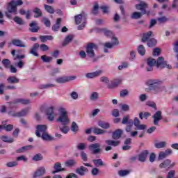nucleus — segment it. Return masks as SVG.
Listing matches in <instances>:
<instances>
[{"mask_svg": "<svg viewBox=\"0 0 178 178\" xmlns=\"http://www.w3.org/2000/svg\"><path fill=\"white\" fill-rule=\"evenodd\" d=\"M162 83H163V81L161 79H150L147 81V85L149 88H146V91H152L153 94H159V92L165 91L166 87L162 86Z\"/></svg>", "mask_w": 178, "mask_h": 178, "instance_id": "f257e3e1", "label": "nucleus"}, {"mask_svg": "<svg viewBox=\"0 0 178 178\" xmlns=\"http://www.w3.org/2000/svg\"><path fill=\"white\" fill-rule=\"evenodd\" d=\"M58 118H57V122L63 124L64 126L69 124L70 122V120L69 119V116L67 115V111L65 108H58Z\"/></svg>", "mask_w": 178, "mask_h": 178, "instance_id": "f03ea898", "label": "nucleus"}, {"mask_svg": "<svg viewBox=\"0 0 178 178\" xmlns=\"http://www.w3.org/2000/svg\"><path fill=\"white\" fill-rule=\"evenodd\" d=\"M74 19H75L76 24H80L81 23H82V24L78 26V30H83V29L86 27V22L87 20V14H86V13H82L78 15H76L74 17Z\"/></svg>", "mask_w": 178, "mask_h": 178, "instance_id": "7ed1b4c3", "label": "nucleus"}, {"mask_svg": "<svg viewBox=\"0 0 178 178\" xmlns=\"http://www.w3.org/2000/svg\"><path fill=\"white\" fill-rule=\"evenodd\" d=\"M7 10L8 12L6 13V16H7L8 19L12 18L10 13H13V15H17V7L15 4V0H12L10 3H8Z\"/></svg>", "mask_w": 178, "mask_h": 178, "instance_id": "20e7f679", "label": "nucleus"}, {"mask_svg": "<svg viewBox=\"0 0 178 178\" xmlns=\"http://www.w3.org/2000/svg\"><path fill=\"white\" fill-rule=\"evenodd\" d=\"M29 112H30V108H26L22 109L19 112L9 111L8 115L9 116H12L13 118H22L23 116H26Z\"/></svg>", "mask_w": 178, "mask_h": 178, "instance_id": "39448f33", "label": "nucleus"}, {"mask_svg": "<svg viewBox=\"0 0 178 178\" xmlns=\"http://www.w3.org/2000/svg\"><path fill=\"white\" fill-rule=\"evenodd\" d=\"M89 151L92 152L93 155H97V154H101L102 152V149L101 148L100 143H92L88 146Z\"/></svg>", "mask_w": 178, "mask_h": 178, "instance_id": "423d86ee", "label": "nucleus"}, {"mask_svg": "<svg viewBox=\"0 0 178 178\" xmlns=\"http://www.w3.org/2000/svg\"><path fill=\"white\" fill-rule=\"evenodd\" d=\"M98 47L94 43H90L86 47V54L89 58H94L95 56V53L94 49H97Z\"/></svg>", "mask_w": 178, "mask_h": 178, "instance_id": "0eeeda50", "label": "nucleus"}, {"mask_svg": "<svg viewBox=\"0 0 178 178\" xmlns=\"http://www.w3.org/2000/svg\"><path fill=\"white\" fill-rule=\"evenodd\" d=\"M156 65L157 67H161V69H165V67L167 69H172V65L168 64V63L165 61L163 57H159Z\"/></svg>", "mask_w": 178, "mask_h": 178, "instance_id": "6e6552de", "label": "nucleus"}, {"mask_svg": "<svg viewBox=\"0 0 178 178\" xmlns=\"http://www.w3.org/2000/svg\"><path fill=\"white\" fill-rule=\"evenodd\" d=\"M148 8V4L145 1H140L138 4L136 5V8L138 10H140L143 15H147L149 13V11L147 12Z\"/></svg>", "mask_w": 178, "mask_h": 178, "instance_id": "1a4fd4ad", "label": "nucleus"}, {"mask_svg": "<svg viewBox=\"0 0 178 178\" xmlns=\"http://www.w3.org/2000/svg\"><path fill=\"white\" fill-rule=\"evenodd\" d=\"M31 102L29 99L17 98L13 102H8L10 105H16V104H22V105H29Z\"/></svg>", "mask_w": 178, "mask_h": 178, "instance_id": "9d476101", "label": "nucleus"}, {"mask_svg": "<svg viewBox=\"0 0 178 178\" xmlns=\"http://www.w3.org/2000/svg\"><path fill=\"white\" fill-rule=\"evenodd\" d=\"M47 125L39 124L36 127L35 134L37 137H41L42 134L47 133Z\"/></svg>", "mask_w": 178, "mask_h": 178, "instance_id": "9b49d317", "label": "nucleus"}, {"mask_svg": "<svg viewBox=\"0 0 178 178\" xmlns=\"http://www.w3.org/2000/svg\"><path fill=\"white\" fill-rule=\"evenodd\" d=\"M46 115L47 116L48 120L52 122L55 119V112L54 111V106H50L46 108Z\"/></svg>", "mask_w": 178, "mask_h": 178, "instance_id": "f8f14e48", "label": "nucleus"}, {"mask_svg": "<svg viewBox=\"0 0 178 178\" xmlns=\"http://www.w3.org/2000/svg\"><path fill=\"white\" fill-rule=\"evenodd\" d=\"M45 173H47L45 167H40L33 174V178L42 177V176H44Z\"/></svg>", "mask_w": 178, "mask_h": 178, "instance_id": "ddd939ff", "label": "nucleus"}, {"mask_svg": "<svg viewBox=\"0 0 178 178\" xmlns=\"http://www.w3.org/2000/svg\"><path fill=\"white\" fill-rule=\"evenodd\" d=\"M152 118L154 119V124H155V126H158V124H159L160 120H162V111H159L156 112L152 116Z\"/></svg>", "mask_w": 178, "mask_h": 178, "instance_id": "4468645a", "label": "nucleus"}, {"mask_svg": "<svg viewBox=\"0 0 178 178\" xmlns=\"http://www.w3.org/2000/svg\"><path fill=\"white\" fill-rule=\"evenodd\" d=\"M147 72H152L154 66L156 65V60L152 58H149L147 60Z\"/></svg>", "mask_w": 178, "mask_h": 178, "instance_id": "2eb2a0df", "label": "nucleus"}, {"mask_svg": "<svg viewBox=\"0 0 178 178\" xmlns=\"http://www.w3.org/2000/svg\"><path fill=\"white\" fill-rule=\"evenodd\" d=\"M12 44L15 47H19V48H26L27 47L26 42L20 39H13L12 40Z\"/></svg>", "mask_w": 178, "mask_h": 178, "instance_id": "dca6fc26", "label": "nucleus"}, {"mask_svg": "<svg viewBox=\"0 0 178 178\" xmlns=\"http://www.w3.org/2000/svg\"><path fill=\"white\" fill-rule=\"evenodd\" d=\"M54 170L51 172L52 175L59 173V172H65V169L62 168V164L59 162H56L54 165Z\"/></svg>", "mask_w": 178, "mask_h": 178, "instance_id": "f3484780", "label": "nucleus"}, {"mask_svg": "<svg viewBox=\"0 0 178 178\" xmlns=\"http://www.w3.org/2000/svg\"><path fill=\"white\" fill-rule=\"evenodd\" d=\"M102 73V70H99L93 72H89L86 74V79H95L96 77H99L101 76Z\"/></svg>", "mask_w": 178, "mask_h": 178, "instance_id": "a211bd4d", "label": "nucleus"}, {"mask_svg": "<svg viewBox=\"0 0 178 178\" xmlns=\"http://www.w3.org/2000/svg\"><path fill=\"white\" fill-rule=\"evenodd\" d=\"M134 125L136 127L137 130H145L147 129V125L140 124V120L137 118H135L134 120Z\"/></svg>", "mask_w": 178, "mask_h": 178, "instance_id": "6ab92c4d", "label": "nucleus"}, {"mask_svg": "<svg viewBox=\"0 0 178 178\" xmlns=\"http://www.w3.org/2000/svg\"><path fill=\"white\" fill-rule=\"evenodd\" d=\"M75 172L76 175H79V176H86V173L88 172V168L84 166H81L76 168Z\"/></svg>", "mask_w": 178, "mask_h": 178, "instance_id": "aec40b11", "label": "nucleus"}, {"mask_svg": "<svg viewBox=\"0 0 178 178\" xmlns=\"http://www.w3.org/2000/svg\"><path fill=\"white\" fill-rule=\"evenodd\" d=\"M38 48H40V44L35 43L31 48L29 54H31V55H33V56H39V54L37 52V51H38Z\"/></svg>", "mask_w": 178, "mask_h": 178, "instance_id": "412c9836", "label": "nucleus"}, {"mask_svg": "<svg viewBox=\"0 0 178 178\" xmlns=\"http://www.w3.org/2000/svg\"><path fill=\"white\" fill-rule=\"evenodd\" d=\"M38 24L37 23V21H33L30 24V29L29 31L31 33H38V31L40 30V27L37 26Z\"/></svg>", "mask_w": 178, "mask_h": 178, "instance_id": "4be33fe9", "label": "nucleus"}, {"mask_svg": "<svg viewBox=\"0 0 178 178\" xmlns=\"http://www.w3.org/2000/svg\"><path fill=\"white\" fill-rule=\"evenodd\" d=\"M149 154V152L148 150H144L139 155H138V161L140 162H145V160L147 159V156H148V154Z\"/></svg>", "mask_w": 178, "mask_h": 178, "instance_id": "5701e85b", "label": "nucleus"}, {"mask_svg": "<svg viewBox=\"0 0 178 178\" xmlns=\"http://www.w3.org/2000/svg\"><path fill=\"white\" fill-rule=\"evenodd\" d=\"M122 134H123V130L117 129L113 133L112 138L113 140H119L122 137Z\"/></svg>", "mask_w": 178, "mask_h": 178, "instance_id": "b1692460", "label": "nucleus"}, {"mask_svg": "<svg viewBox=\"0 0 178 178\" xmlns=\"http://www.w3.org/2000/svg\"><path fill=\"white\" fill-rule=\"evenodd\" d=\"M56 83H58L60 84H63L65 83H67L70 81V79L69 76H61L56 79Z\"/></svg>", "mask_w": 178, "mask_h": 178, "instance_id": "393cba45", "label": "nucleus"}, {"mask_svg": "<svg viewBox=\"0 0 178 178\" xmlns=\"http://www.w3.org/2000/svg\"><path fill=\"white\" fill-rule=\"evenodd\" d=\"M170 163H172V161L169 159H167L159 165V168L161 169H165V168H170V166H172L170 165Z\"/></svg>", "mask_w": 178, "mask_h": 178, "instance_id": "a878e982", "label": "nucleus"}, {"mask_svg": "<svg viewBox=\"0 0 178 178\" xmlns=\"http://www.w3.org/2000/svg\"><path fill=\"white\" fill-rule=\"evenodd\" d=\"M7 81L9 84H17L19 81V79H17V77L13 76H9L7 79Z\"/></svg>", "mask_w": 178, "mask_h": 178, "instance_id": "bb28decb", "label": "nucleus"}, {"mask_svg": "<svg viewBox=\"0 0 178 178\" xmlns=\"http://www.w3.org/2000/svg\"><path fill=\"white\" fill-rule=\"evenodd\" d=\"M62 22V18H58L56 20V23L52 26L53 31H58L60 27V23Z\"/></svg>", "mask_w": 178, "mask_h": 178, "instance_id": "cd10ccee", "label": "nucleus"}, {"mask_svg": "<svg viewBox=\"0 0 178 178\" xmlns=\"http://www.w3.org/2000/svg\"><path fill=\"white\" fill-rule=\"evenodd\" d=\"M122 124H133V120L130 119V115H126L122 118Z\"/></svg>", "mask_w": 178, "mask_h": 178, "instance_id": "c85d7f7f", "label": "nucleus"}, {"mask_svg": "<svg viewBox=\"0 0 178 178\" xmlns=\"http://www.w3.org/2000/svg\"><path fill=\"white\" fill-rule=\"evenodd\" d=\"M151 35H152V31H150L149 32H147L145 33H143V36L142 38V42H147L148 40L151 38Z\"/></svg>", "mask_w": 178, "mask_h": 178, "instance_id": "c756f323", "label": "nucleus"}, {"mask_svg": "<svg viewBox=\"0 0 178 178\" xmlns=\"http://www.w3.org/2000/svg\"><path fill=\"white\" fill-rule=\"evenodd\" d=\"M40 40L41 42H45L46 41H52L54 36L52 35H40Z\"/></svg>", "mask_w": 178, "mask_h": 178, "instance_id": "7c9ffc66", "label": "nucleus"}, {"mask_svg": "<svg viewBox=\"0 0 178 178\" xmlns=\"http://www.w3.org/2000/svg\"><path fill=\"white\" fill-rule=\"evenodd\" d=\"M166 141H161L154 143L155 148L158 149H161L162 148H165L166 147Z\"/></svg>", "mask_w": 178, "mask_h": 178, "instance_id": "2f4dec72", "label": "nucleus"}, {"mask_svg": "<svg viewBox=\"0 0 178 178\" xmlns=\"http://www.w3.org/2000/svg\"><path fill=\"white\" fill-rule=\"evenodd\" d=\"M98 126L102 127V129H109V127H111V124L104 121H99Z\"/></svg>", "mask_w": 178, "mask_h": 178, "instance_id": "473e14b6", "label": "nucleus"}, {"mask_svg": "<svg viewBox=\"0 0 178 178\" xmlns=\"http://www.w3.org/2000/svg\"><path fill=\"white\" fill-rule=\"evenodd\" d=\"M1 140L3 141V143H9V144H12V143H14L15 139L13 138H10L6 136H2L1 137Z\"/></svg>", "mask_w": 178, "mask_h": 178, "instance_id": "72a5a7b5", "label": "nucleus"}, {"mask_svg": "<svg viewBox=\"0 0 178 178\" xmlns=\"http://www.w3.org/2000/svg\"><path fill=\"white\" fill-rule=\"evenodd\" d=\"M76 165H77V161H76L74 159L67 160L65 162V166H67L68 168H72L73 166H76Z\"/></svg>", "mask_w": 178, "mask_h": 178, "instance_id": "f704fd0d", "label": "nucleus"}, {"mask_svg": "<svg viewBox=\"0 0 178 178\" xmlns=\"http://www.w3.org/2000/svg\"><path fill=\"white\" fill-rule=\"evenodd\" d=\"M105 143L106 144H107V145H112L113 147H118V145L120 144V142H119L118 140H106Z\"/></svg>", "mask_w": 178, "mask_h": 178, "instance_id": "c9c22d12", "label": "nucleus"}, {"mask_svg": "<svg viewBox=\"0 0 178 178\" xmlns=\"http://www.w3.org/2000/svg\"><path fill=\"white\" fill-rule=\"evenodd\" d=\"M92 162L95 166H97V168L99 166H105V163H104V161H102V159H94L92 160Z\"/></svg>", "mask_w": 178, "mask_h": 178, "instance_id": "e433bc0d", "label": "nucleus"}, {"mask_svg": "<svg viewBox=\"0 0 178 178\" xmlns=\"http://www.w3.org/2000/svg\"><path fill=\"white\" fill-rule=\"evenodd\" d=\"M40 137L44 141H52V140H54V138L49 136L47 132L42 134Z\"/></svg>", "mask_w": 178, "mask_h": 178, "instance_id": "4c0bfd02", "label": "nucleus"}, {"mask_svg": "<svg viewBox=\"0 0 178 178\" xmlns=\"http://www.w3.org/2000/svg\"><path fill=\"white\" fill-rule=\"evenodd\" d=\"M72 41H73V35H67L65 38L64 42H63V47H66V45H67V44H70V42H72Z\"/></svg>", "mask_w": 178, "mask_h": 178, "instance_id": "58836bf2", "label": "nucleus"}, {"mask_svg": "<svg viewBox=\"0 0 178 178\" xmlns=\"http://www.w3.org/2000/svg\"><path fill=\"white\" fill-rule=\"evenodd\" d=\"M52 87H55V84L47 83L39 86L40 90H47L48 88H52Z\"/></svg>", "mask_w": 178, "mask_h": 178, "instance_id": "ea45409f", "label": "nucleus"}, {"mask_svg": "<svg viewBox=\"0 0 178 178\" xmlns=\"http://www.w3.org/2000/svg\"><path fill=\"white\" fill-rule=\"evenodd\" d=\"M13 124L0 125L1 129H3L6 131H12L13 130Z\"/></svg>", "mask_w": 178, "mask_h": 178, "instance_id": "a19ab883", "label": "nucleus"}, {"mask_svg": "<svg viewBox=\"0 0 178 178\" xmlns=\"http://www.w3.org/2000/svg\"><path fill=\"white\" fill-rule=\"evenodd\" d=\"M143 16L142 13H138V12H134L131 14V18L134 19L135 20H137L138 19H141V17Z\"/></svg>", "mask_w": 178, "mask_h": 178, "instance_id": "79ce46f5", "label": "nucleus"}, {"mask_svg": "<svg viewBox=\"0 0 178 178\" xmlns=\"http://www.w3.org/2000/svg\"><path fill=\"white\" fill-rule=\"evenodd\" d=\"M158 42L156 41V39L155 38H152L147 41V47L149 48H152L156 45V43Z\"/></svg>", "mask_w": 178, "mask_h": 178, "instance_id": "37998d69", "label": "nucleus"}, {"mask_svg": "<svg viewBox=\"0 0 178 178\" xmlns=\"http://www.w3.org/2000/svg\"><path fill=\"white\" fill-rule=\"evenodd\" d=\"M104 52L108 53V49H111V48H113L114 46L111 42H108L104 44Z\"/></svg>", "mask_w": 178, "mask_h": 178, "instance_id": "c03bdc74", "label": "nucleus"}, {"mask_svg": "<svg viewBox=\"0 0 178 178\" xmlns=\"http://www.w3.org/2000/svg\"><path fill=\"white\" fill-rule=\"evenodd\" d=\"M44 9L46 12L50 13V15H54V13H55V9H54L53 7L49 5L44 4Z\"/></svg>", "mask_w": 178, "mask_h": 178, "instance_id": "a18cd8bd", "label": "nucleus"}, {"mask_svg": "<svg viewBox=\"0 0 178 178\" xmlns=\"http://www.w3.org/2000/svg\"><path fill=\"white\" fill-rule=\"evenodd\" d=\"M120 84H122V79H115L108 88H115V87H118Z\"/></svg>", "mask_w": 178, "mask_h": 178, "instance_id": "49530a36", "label": "nucleus"}, {"mask_svg": "<svg viewBox=\"0 0 178 178\" xmlns=\"http://www.w3.org/2000/svg\"><path fill=\"white\" fill-rule=\"evenodd\" d=\"M33 13H35V15H34L35 18L41 17V16H42V12H41V10L38 8H35L33 10Z\"/></svg>", "mask_w": 178, "mask_h": 178, "instance_id": "de8ad7c7", "label": "nucleus"}, {"mask_svg": "<svg viewBox=\"0 0 178 178\" xmlns=\"http://www.w3.org/2000/svg\"><path fill=\"white\" fill-rule=\"evenodd\" d=\"M29 148H33V146L29 145V146H24L16 150V152L17 154H22V152H26Z\"/></svg>", "mask_w": 178, "mask_h": 178, "instance_id": "09e8293b", "label": "nucleus"}, {"mask_svg": "<svg viewBox=\"0 0 178 178\" xmlns=\"http://www.w3.org/2000/svg\"><path fill=\"white\" fill-rule=\"evenodd\" d=\"M138 52L139 55H141L142 56H144V55H145V47H144V45L140 44L138 46Z\"/></svg>", "mask_w": 178, "mask_h": 178, "instance_id": "8fccbe9b", "label": "nucleus"}, {"mask_svg": "<svg viewBox=\"0 0 178 178\" xmlns=\"http://www.w3.org/2000/svg\"><path fill=\"white\" fill-rule=\"evenodd\" d=\"M93 133H94V134L99 136L101 134H105V133H106V131L101 129L99 128H95L93 129Z\"/></svg>", "mask_w": 178, "mask_h": 178, "instance_id": "3c124183", "label": "nucleus"}, {"mask_svg": "<svg viewBox=\"0 0 178 178\" xmlns=\"http://www.w3.org/2000/svg\"><path fill=\"white\" fill-rule=\"evenodd\" d=\"M99 97V94L97 92H93L90 96V101H97Z\"/></svg>", "mask_w": 178, "mask_h": 178, "instance_id": "603ef678", "label": "nucleus"}, {"mask_svg": "<svg viewBox=\"0 0 178 178\" xmlns=\"http://www.w3.org/2000/svg\"><path fill=\"white\" fill-rule=\"evenodd\" d=\"M19 13L22 15H26V19H30V10H28L26 12L24 10V9H20L19 10Z\"/></svg>", "mask_w": 178, "mask_h": 178, "instance_id": "864d4df0", "label": "nucleus"}, {"mask_svg": "<svg viewBox=\"0 0 178 178\" xmlns=\"http://www.w3.org/2000/svg\"><path fill=\"white\" fill-rule=\"evenodd\" d=\"M3 66L6 67V69H9L10 67V60L9 59H3L1 61Z\"/></svg>", "mask_w": 178, "mask_h": 178, "instance_id": "5fc2aeb1", "label": "nucleus"}, {"mask_svg": "<svg viewBox=\"0 0 178 178\" xmlns=\"http://www.w3.org/2000/svg\"><path fill=\"white\" fill-rule=\"evenodd\" d=\"M42 159H44V157L41 154H37L33 157V161H35V162H38V161H42Z\"/></svg>", "mask_w": 178, "mask_h": 178, "instance_id": "6e6d98bb", "label": "nucleus"}, {"mask_svg": "<svg viewBox=\"0 0 178 178\" xmlns=\"http://www.w3.org/2000/svg\"><path fill=\"white\" fill-rule=\"evenodd\" d=\"M41 59L45 63H49L52 60V57L47 56V55H43L41 56Z\"/></svg>", "mask_w": 178, "mask_h": 178, "instance_id": "4d7b16f0", "label": "nucleus"}, {"mask_svg": "<svg viewBox=\"0 0 178 178\" xmlns=\"http://www.w3.org/2000/svg\"><path fill=\"white\" fill-rule=\"evenodd\" d=\"M71 130L73 133H77L79 131V125L74 122H72L71 126Z\"/></svg>", "mask_w": 178, "mask_h": 178, "instance_id": "13d9d810", "label": "nucleus"}, {"mask_svg": "<svg viewBox=\"0 0 178 178\" xmlns=\"http://www.w3.org/2000/svg\"><path fill=\"white\" fill-rule=\"evenodd\" d=\"M130 173V171L127 170H120L118 171V175L121 177H124V176H127Z\"/></svg>", "mask_w": 178, "mask_h": 178, "instance_id": "bf43d9fd", "label": "nucleus"}, {"mask_svg": "<svg viewBox=\"0 0 178 178\" xmlns=\"http://www.w3.org/2000/svg\"><path fill=\"white\" fill-rule=\"evenodd\" d=\"M42 22L46 26V27H51V21L47 17H43Z\"/></svg>", "mask_w": 178, "mask_h": 178, "instance_id": "052dcab7", "label": "nucleus"}, {"mask_svg": "<svg viewBox=\"0 0 178 178\" xmlns=\"http://www.w3.org/2000/svg\"><path fill=\"white\" fill-rule=\"evenodd\" d=\"M104 35H106V37H113V32L112 31H109L106 29H103Z\"/></svg>", "mask_w": 178, "mask_h": 178, "instance_id": "680f3d73", "label": "nucleus"}, {"mask_svg": "<svg viewBox=\"0 0 178 178\" xmlns=\"http://www.w3.org/2000/svg\"><path fill=\"white\" fill-rule=\"evenodd\" d=\"M40 51H42L43 52H45L47 51H49V47L45 44H41L39 45Z\"/></svg>", "mask_w": 178, "mask_h": 178, "instance_id": "e2e57ef3", "label": "nucleus"}, {"mask_svg": "<svg viewBox=\"0 0 178 178\" xmlns=\"http://www.w3.org/2000/svg\"><path fill=\"white\" fill-rule=\"evenodd\" d=\"M17 161H10L6 164L7 168H15V166H17Z\"/></svg>", "mask_w": 178, "mask_h": 178, "instance_id": "0e129e2a", "label": "nucleus"}, {"mask_svg": "<svg viewBox=\"0 0 178 178\" xmlns=\"http://www.w3.org/2000/svg\"><path fill=\"white\" fill-rule=\"evenodd\" d=\"M157 22H159V24H162L163 23H166L168 22V18L165 16L157 18Z\"/></svg>", "mask_w": 178, "mask_h": 178, "instance_id": "69168bd1", "label": "nucleus"}, {"mask_svg": "<svg viewBox=\"0 0 178 178\" xmlns=\"http://www.w3.org/2000/svg\"><path fill=\"white\" fill-rule=\"evenodd\" d=\"M14 22H15V23H17V24H20V25L24 24V22H23V19L22 18H20L19 17H15L14 18Z\"/></svg>", "mask_w": 178, "mask_h": 178, "instance_id": "338daca9", "label": "nucleus"}, {"mask_svg": "<svg viewBox=\"0 0 178 178\" xmlns=\"http://www.w3.org/2000/svg\"><path fill=\"white\" fill-rule=\"evenodd\" d=\"M173 51L174 52H175L176 54H178V40H176L174 44H173Z\"/></svg>", "mask_w": 178, "mask_h": 178, "instance_id": "774afa93", "label": "nucleus"}]
</instances>
